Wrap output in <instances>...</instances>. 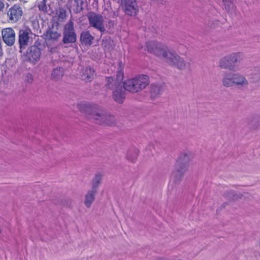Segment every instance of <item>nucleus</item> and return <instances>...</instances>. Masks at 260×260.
I'll return each instance as SVG.
<instances>
[{"mask_svg":"<svg viewBox=\"0 0 260 260\" xmlns=\"http://www.w3.org/2000/svg\"><path fill=\"white\" fill-rule=\"evenodd\" d=\"M125 89L122 85V83L114 88L112 92L113 100L118 103L121 104L123 102L126 95Z\"/></svg>","mask_w":260,"mask_h":260,"instance_id":"obj_14","label":"nucleus"},{"mask_svg":"<svg viewBox=\"0 0 260 260\" xmlns=\"http://www.w3.org/2000/svg\"><path fill=\"white\" fill-rule=\"evenodd\" d=\"M235 0H222L223 3H225L226 2H234Z\"/></svg>","mask_w":260,"mask_h":260,"instance_id":"obj_36","label":"nucleus"},{"mask_svg":"<svg viewBox=\"0 0 260 260\" xmlns=\"http://www.w3.org/2000/svg\"><path fill=\"white\" fill-rule=\"evenodd\" d=\"M94 70L90 67H87L82 76V79L85 82H90L94 79Z\"/></svg>","mask_w":260,"mask_h":260,"instance_id":"obj_19","label":"nucleus"},{"mask_svg":"<svg viewBox=\"0 0 260 260\" xmlns=\"http://www.w3.org/2000/svg\"><path fill=\"white\" fill-rule=\"evenodd\" d=\"M87 17L90 26L100 31L102 34L105 33L106 29L103 24L104 20L102 15L94 12H90L87 15Z\"/></svg>","mask_w":260,"mask_h":260,"instance_id":"obj_10","label":"nucleus"},{"mask_svg":"<svg viewBox=\"0 0 260 260\" xmlns=\"http://www.w3.org/2000/svg\"><path fill=\"white\" fill-rule=\"evenodd\" d=\"M238 54L233 53L221 58L219 67L224 69L234 70L238 66Z\"/></svg>","mask_w":260,"mask_h":260,"instance_id":"obj_9","label":"nucleus"},{"mask_svg":"<svg viewBox=\"0 0 260 260\" xmlns=\"http://www.w3.org/2000/svg\"><path fill=\"white\" fill-rule=\"evenodd\" d=\"M94 38L89 31H82L80 36V42L82 45L90 46L92 44Z\"/></svg>","mask_w":260,"mask_h":260,"instance_id":"obj_16","label":"nucleus"},{"mask_svg":"<svg viewBox=\"0 0 260 260\" xmlns=\"http://www.w3.org/2000/svg\"><path fill=\"white\" fill-rule=\"evenodd\" d=\"M26 77L27 78V82L29 83H31L33 81L32 76L30 73H27L26 75Z\"/></svg>","mask_w":260,"mask_h":260,"instance_id":"obj_31","label":"nucleus"},{"mask_svg":"<svg viewBox=\"0 0 260 260\" xmlns=\"http://www.w3.org/2000/svg\"><path fill=\"white\" fill-rule=\"evenodd\" d=\"M22 13V9L21 6L15 4L10 8L8 12V16L11 21L16 22L21 19Z\"/></svg>","mask_w":260,"mask_h":260,"instance_id":"obj_13","label":"nucleus"},{"mask_svg":"<svg viewBox=\"0 0 260 260\" xmlns=\"http://www.w3.org/2000/svg\"><path fill=\"white\" fill-rule=\"evenodd\" d=\"M233 74L231 73L225 74L222 79V85L227 87L233 86Z\"/></svg>","mask_w":260,"mask_h":260,"instance_id":"obj_22","label":"nucleus"},{"mask_svg":"<svg viewBox=\"0 0 260 260\" xmlns=\"http://www.w3.org/2000/svg\"><path fill=\"white\" fill-rule=\"evenodd\" d=\"M148 84L149 77L146 75H140L122 82V85L125 90L133 93L141 91Z\"/></svg>","mask_w":260,"mask_h":260,"instance_id":"obj_4","label":"nucleus"},{"mask_svg":"<svg viewBox=\"0 0 260 260\" xmlns=\"http://www.w3.org/2000/svg\"><path fill=\"white\" fill-rule=\"evenodd\" d=\"M223 197L229 201H233L237 198L238 196L234 191L228 190L224 193Z\"/></svg>","mask_w":260,"mask_h":260,"instance_id":"obj_26","label":"nucleus"},{"mask_svg":"<svg viewBox=\"0 0 260 260\" xmlns=\"http://www.w3.org/2000/svg\"><path fill=\"white\" fill-rule=\"evenodd\" d=\"M120 7L126 15L135 17L139 13V6L136 0H121Z\"/></svg>","mask_w":260,"mask_h":260,"instance_id":"obj_8","label":"nucleus"},{"mask_svg":"<svg viewBox=\"0 0 260 260\" xmlns=\"http://www.w3.org/2000/svg\"><path fill=\"white\" fill-rule=\"evenodd\" d=\"M81 109L98 124H106L112 126L116 124L114 116L104 112L100 107L95 105L85 104L81 106Z\"/></svg>","mask_w":260,"mask_h":260,"instance_id":"obj_2","label":"nucleus"},{"mask_svg":"<svg viewBox=\"0 0 260 260\" xmlns=\"http://www.w3.org/2000/svg\"><path fill=\"white\" fill-rule=\"evenodd\" d=\"M228 205V203H226V202H225V203H223L221 205V206L218 208L217 210H216V212H219L220 211H221V210H222L223 209L225 208V207Z\"/></svg>","mask_w":260,"mask_h":260,"instance_id":"obj_32","label":"nucleus"},{"mask_svg":"<svg viewBox=\"0 0 260 260\" xmlns=\"http://www.w3.org/2000/svg\"><path fill=\"white\" fill-rule=\"evenodd\" d=\"M98 190L91 188L88 190L85 196L84 204L87 208H89L95 199V196Z\"/></svg>","mask_w":260,"mask_h":260,"instance_id":"obj_18","label":"nucleus"},{"mask_svg":"<svg viewBox=\"0 0 260 260\" xmlns=\"http://www.w3.org/2000/svg\"><path fill=\"white\" fill-rule=\"evenodd\" d=\"M123 80V73L121 71H117L116 78L114 77H107L105 80V87L110 90H113L118 86L120 85Z\"/></svg>","mask_w":260,"mask_h":260,"instance_id":"obj_11","label":"nucleus"},{"mask_svg":"<svg viewBox=\"0 0 260 260\" xmlns=\"http://www.w3.org/2000/svg\"><path fill=\"white\" fill-rule=\"evenodd\" d=\"M74 3L76 6V13H79L83 10V5L84 4V2L83 0H74Z\"/></svg>","mask_w":260,"mask_h":260,"instance_id":"obj_28","label":"nucleus"},{"mask_svg":"<svg viewBox=\"0 0 260 260\" xmlns=\"http://www.w3.org/2000/svg\"><path fill=\"white\" fill-rule=\"evenodd\" d=\"M102 176H103L101 173H97L95 174L94 177L92 180L91 188L98 190V188L101 183Z\"/></svg>","mask_w":260,"mask_h":260,"instance_id":"obj_24","label":"nucleus"},{"mask_svg":"<svg viewBox=\"0 0 260 260\" xmlns=\"http://www.w3.org/2000/svg\"><path fill=\"white\" fill-rule=\"evenodd\" d=\"M251 78L253 82H260V68L254 70V72L252 74Z\"/></svg>","mask_w":260,"mask_h":260,"instance_id":"obj_27","label":"nucleus"},{"mask_svg":"<svg viewBox=\"0 0 260 260\" xmlns=\"http://www.w3.org/2000/svg\"><path fill=\"white\" fill-rule=\"evenodd\" d=\"M64 75V70L61 67H57L53 69L51 78L54 81H58Z\"/></svg>","mask_w":260,"mask_h":260,"instance_id":"obj_20","label":"nucleus"},{"mask_svg":"<svg viewBox=\"0 0 260 260\" xmlns=\"http://www.w3.org/2000/svg\"><path fill=\"white\" fill-rule=\"evenodd\" d=\"M43 2H44V5H43V7H45V8H46V5H45V2H46V1H45V0H43ZM42 10H43V8H42Z\"/></svg>","mask_w":260,"mask_h":260,"instance_id":"obj_37","label":"nucleus"},{"mask_svg":"<svg viewBox=\"0 0 260 260\" xmlns=\"http://www.w3.org/2000/svg\"><path fill=\"white\" fill-rule=\"evenodd\" d=\"M37 44V42H35L34 45L29 46L25 51L22 50L21 57L23 62L35 65L40 61L41 49Z\"/></svg>","mask_w":260,"mask_h":260,"instance_id":"obj_5","label":"nucleus"},{"mask_svg":"<svg viewBox=\"0 0 260 260\" xmlns=\"http://www.w3.org/2000/svg\"><path fill=\"white\" fill-rule=\"evenodd\" d=\"M2 39L4 42L9 46L14 45L15 41V32L12 27L3 28L2 30Z\"/></svg>","mask_w":260,"mask_h":260,"instance_id":"obj_12","label":"nucleus"},{"mask_svg":"<svg viewBox=\"0 0 260 260\" xmlns=\"http://www.w3.org/2000/svg\"><path fill=\"white\" fill-rule=\"evenodd\" d=\"M146 47L148 52L159 57L172 67L183 70L186 69L187 65L189 66L190 63L186 62L183 58L160 42L148 41L146 43Z\"/></svg>","mask_w":260,"mask_h":260,"instance_id":"obj_1","label":"nucleus"},{"mask_svg":"<svg viewBox=\"0 0 260 260\" xmlns=\"http://www.w3.org/2000/svg\"><path fill=\"white\" fill-rule=\"evenodd\" d=\"M67 17V12L66 11L63 9H59V13L58 14V17L59 18H60L61 19H64Z\"/></svg>","mask_w":260,"mask_h":260,"instance_id":"obj_30","label":"nucleus"},{"mask_svg":"<svg viewBox=\"0 0 260 260\" xmlns=\"http://www.w3.org/2000/svg\"><path fill=\"white\" fill-rule=\"evenodd\" d=\"M164 90V86L161 84L154 83L151 85L150 94L151 99H155L159 96Z\"/></svg>","mask_w":260,"mask_h":260,"instance_id":"obj_15","label":"nucleus"},{"mask_svg":"<svg viewBox=\"0 0 260 260\" xmlns=\"http://www.w3.org/2000/svg\"><path fill=\"white\" fill-rule=\"evenodd\" d=\"M109 24L110 27H111V26L113 27L114 26V22L112 20H109Z\"/></svg>","mask_w":260,"mask_h":260,"instance_id":"obj_34","label":"nucleus"},{"mask_svg":"<svg viewBox=\"0 0 260 260\" xmlns=\"http://www.w3.org/2000/svg\"><path fill=\"white\" fill-rule=\"evenodd\" d=\"M46 40L48 41H57L61 37L60 33L53 31L52 28L49 27L44 34Z\"/></svg>","mask_w":260,"mask_h":260,"instance_id":"obj_17","label":"nucleus"},{"mask_svg":"<svg viewBox=\"0 0 260 260\" xmlns=\"http://www.w3.org/2000/svg\"><path fill=\"white\" fill-rule=\"evenodd\" d=\"M156 1L158 4H163L164 3V0H156Z\"/></svg>","mask_w":260,"mask_h":260,"instance_id":"obj_35","label":"nucleus"},{"mask_svg":"<svg viewBox=\"0 0 260 260\" xmlns=\"http://www.w3.org/2000/svg\"><path fill=\"white\" fill-rule=\"evenodd\" d=\"M252 122L254 124L252 125V124L250 123V126L253 129H257L260 127V118H254L252 120Z\"/></svg>","mask_w":260,"mask_h":260,"instance_id":"obj_29","label":"nucleus"},{"mask_svg":"<svg viewBox=\"0 0 260 260\" xmlns=\"http://www.w3.org/2000/svg\"><path fill=\"white\" fill-rule=\"evenodd\" d=\"M190 157L187 153L181 154L172 174V178L175 184H179L182 180L184 174L188 170Z\"/></svg>","mask_w":260,"mask_h":260,"instance_id":"obj_3","label":"nucleus"},{"mask_svg":"<svg viewBox=\"0 0 260 260\" xmlns=\"http://www.w3.org/2000/svg\"><path fill=\"white\" fill-rule=\"evenodd\" d=\"M4 7V3L1 0H0V12L3 10Z\"/></svg>","mask_w":260,"mask_h":260,"instance_id":"obj_33","label":"nucleus"},{"mask_svg":"<svg viewBox=\"0 0 260 260\" xmlns=\"http://www.w3.org/2000/svg\"><path fill=\"white\" fill-rule=\"evenodd\" d=\"M232 78L234 85L243 86L248 84V82L246 78L239 74H233Z\"/></svg>","mask_w":260,"mask_h":260,"instance_id":"obj_21","label":"nucleus"},{"mask_svg":"<svg viewBox=\"0 0 260 260\" xmlns=\"http://www.w3.org/2000/svg\"><path fill=\"white\" fill-rule=\"evenodd\" d=\"M34 34L29 27L20 29L18 34V44L20 49L19 52L26 49L30 41L32 40L31 36Z\"/></svg>","mask_w":260,"mask_h":260,"instance_id":"obj_7","label":"nucleus"},{"mask_svg":"<svg viewBox=\"0 0 260 260\" xmlns=\"http://www.w3.org/2000/svg\"><path fill=\"white\" fill-rule=\"evenodd\" d=\"M139 153V150L136 148L129 149L126 155V158L132 162H135Z\"/></svg>","mask_w":260,"mask_h":260,"instance_id":"obj_23","label":"nucleus"},{"mask_svg":"<svg viewBox=\"0 0 260 260\" xmlns=\"http://www.w3.org/2000/svg\"><path fill=\"white\" fill-rule=\"evenodd\" d=\"M234 2H226L225 3H223L225 9L228 13H232L235 11L236 8Z\"/></svg>","mask_w":260,"mask_h":260,"instance_id":"obj_25","label":"nucleus"},{"mask_svg":"<svg viewBox=\"0 0 260 260\" xmlns=\"http://www.w3.org/2000/svg\"><path fill=\"white\" fill-rule=\"evenodd\" d=\"M77 36L74 26V22L69 20L63 26L61 43L63 45L75 44L77 42Z\"/></svg>","mask_w":260,"mask_h":260,"instance_id":"obj_6","label":"nucleus"}]
</instances>
